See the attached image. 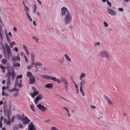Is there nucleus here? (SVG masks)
<instances>
[{
	"label": "nucleus",
	"instance_id": "46",
	"mask_svg": "<svg viewBox=\"0 0 130 130\" xmlns=\"http://www.w3.org/2000/svg\"><path fill=\"white\" fill-rule=\"evenodd\" d=\"M7 51L8 55L11 54V53L10 50Z\"/></svg>",
	"mask_w": 130,
	"mask_h": 130
},
{
	"label": "nucleus",
	"instance_id": "17",
	"mask_svg": "<svg viewBox=\"0 0 130 130\" xmlns=\"http://www.w3.org/2000/svg\"><path fill=\"white\" fill-rule=\"evenodd\" d=\"M64 56L67 60L70 62L71 61V59L70 58L67 54H65Z\"/></svg>",
	"mask_w": 130,
	"mask_h": 130
},
{
	"label": "nucleus",
	"instance_id": "34",
	"mask_svg": "<svg viewBox=\"0 0 130 130\" xmlns=\"http://www.w3.org/2000/svg\"><path fill=\"white\" fill-rule=\"evenodd\" d=\"M31 58H35V55L34 53L33 52L31 53Z\"/></svg>",
	"mask_w": 130,
	"mask_h": 130
},
{
	"label": "nucleus",
	"instance_id": "24",
	"mask_svg": "<svg viewBox=\"0 0 130 130\" xmlns=\"http://www.w3.org/2000/svg\"><path fill=\"white\" fill-rule=\"evenodd\" d=\"M83 87H80V92L82 93V95L83 96H84L85 95V94L84 93V91L82 90Z\"/></svg>",
	"mask_w": 130,
	"mask_h": 130
},
{
	"label": "nucleus",
	"instance_id": "26",
	"mask_svg": "<svg viewBox=\"0 0 130 130\" xmlns=\"http://www.w3.org/2000/svg\"><path fill=\"white\" fill-rule=\"evenodd\" d=\"M24 9L26 12H28L29 11V8L26 6H25Z\"/></svg>",
	"mask_w": 130,
	"mask_h": 130
},
{
	"label": "nucleus",
	"instance_id": "48",
	"mask_svg": "<svg viewBox=\"0 0 130 130\" xmlns=\"http://www.w3.org/2000/svg\"><path fill=\"white\" fill-rule=\"evenodd\" d=\"M107 4L110 7H111V3L110 2H108V1H107Z\"/></svg>",
	"mask_w": 130,
	"mask_h": 130
},
{
	"label": "nucleus",
	"instance_id": "43",
	"mask_svg": "<svg viewBox=\"0 0 130 130\" xmlns=\"http://www.w3.org/2000/svg\"><path fill=\"white\" fill-rule=\"evenodd\" d=\"M37 66H42V64L41 63H39V62H37Z\"/></svg>",
	"mask_w": 130,
	"mask_h": 130
},
{
	"label": "nucleus",
	"instance_id": "40",
	"mask_svg": "<svg viewBox=\"0 0 130 130\" xmlns=\"http://www.w3.org/2000/svg\"><path fill=\"white\" fill-rule=\"evenodd\" d=\"M15 118V116H14L12 117V119L11 120V121L12 122H13L14 121V119Z\"/></svg>",
	"mask_w": 130,
	"mask_h": 130
},
{
	"label": "nucleus",
	"instance_id": "58",
	"mask_svg": "<svg viewBox=\"0 0 130 130\" xmlns=\"http://www.w3.org/2000/svg\"><path fill=\"white\" fill-rule=\"evenodd\" d=\"M63 82L64 84H68V83H67V82L66 81V79L65 80H64Z\"/></svg>",
	"mask_w": 130,
	"mask_h": 130
},
{
	"label": "nucleus",
	"instance_id": "3",
	"mask_svg": "<svg viewBox=\"0 0 130 130\" xmlns=\"http://www.w3.org/2000/svg\"><path fill=\"white\" fill-rule=\"evenodd\" d=\"M21 121L24 125L27 124H29L30 122V120L26 116H25L24 118H22Z\"/></svg>",
	"mask_w": 130,
	"mask_h": 130
},
{
	"label": "nucleus",
	"instance_id": "10",
	"mask_svg": "<svg viewBox=\"0 0 130 130\" xmlns=\"http://www.w3.org/2000/svg\"><path fill=\"white\" fill-rule=\"evenodd\" d=\"M39 94V91L38 90H37L34 91L33 93H30V94L32 97L33 98H34L35 97V96Z\"/></svg>",
	"mask_w": 130,
	"mask_h": 130
},
{
	"label": "nucleus",
	"instance_id": "61",
	"mask_svg": "<svg viewBox=\"0 0 130 130\" xmlns=\"http://www.w3.org/2000/svg\"><path fill=\"white\" fill-rule=\"evenodd\" d=\"M6 48L7 51L10 50L9 46L7 47Z\"/></svg>",
	"mask_w": 130,
	"mask_h": 130
},
{
	"label": "nucleus",
	"instance_id": "52",
	"mask_svg": "<svg viewBox=\"0 0 130 130\" xmlns=\"http://www.w3.org/2000/svg\"><path fill=\"white\" fill-rule=\"evenodd\" d=\"M32 88L33 90H34V91H37V89L35 87H32Z\"/></svg>",
	"mask_w": 130,
	"mask_h": 130
},
{
	"label": "nucleus",
	"instance_id": "2",
	"mask_svg": "<svg viewBox=\"0 0 130 130\" xmlns=\"http://www.w3.org/2000/svg\"><path fill=\"white\" fill-rule=\"evenodd\" d=\"M99 54L100 56L102 57H106L108 60H109L110 58V55L108 52L106 51L105 50L102 51L100 52Z\"/></svg>",
	"mask_w": 130,
	"mask_h": 130
},
{
	"label": "nucleus",
	"instance_id": "60",
	"mask_svg": "<svg viewBox=\"0 0 130 130\" xmlns=\"http://www.w3.org/2000/svg\"><path fill=\"white\" fill-rule=\"evenodd\" d=\"M20 54L22 56H23L24 55L23 53L22 52H20Z\"/></svg>",
	"mask_w": 130,
	"mask_h": 130
},
{
	"label": "nucleus",
	"instance_id": "31",
	"mask_svg": "<svg viewBox=\"0 0 130 130\" xmlns=\"http://www.w3.org/2000/svg\"><path fill=\"white\" fill-rule=\"evenodd\" d=\"M68 84H64V87L65 88V89L66 91L68 92Z\"/></svg>",
	"mask_w": 130,
	"mask_h": 130
},
{
	"label": "nucleus",
	"instance_id": "9",
	"mask_svg": "<svg viewBox=\"0 0 130 130\" xmlns=\"http://www.w3.org/2000/svg\"><path fill=\"white\" fill-rule=\"evenodd\" d=\"M42 97H41V95H39L37 97L34 99V102L36 104H37L38 103V101L40 99H42Z\"/></svg>",
	"mask_w": 130,
	"mask_h": 130
},
{
	"label": "nucleus",
	"instance_id": "35",
	"mask_svg": "<svg viewBox=\"0 0 130 130\" xmlns=\"http://www.w3.org/2000/svg\"><path fill=\"white\" fill-rule=\"evenodd\" d=\"M0 67L1 69H5L6 67H5L3 66L2 65H0Z\"/></svg>",
	"mask_w": 130,
	"mask_h": 130
},
{
	"label": "nucleus",
	"instance_id": "50",
	"mask_svg": "<svg viewBox=\"0 0 130 130\" xmlns=\"http://www.w3.org/2000/svg\"><path fill=\"white\" fill-rule=\"evenodd\" d=\"M37 10V8H34L33 10V12L34 13H35L36 12V11Z\"/></svg>",
	"mask_w": 130,
	"mask_h": 130
},
{
	"label": "nucleus",
	"instance_id": "15",
	"mask_svg": "<svg viewBox=\"0 0 130 130\" xmlns=\"http://www.w3.org/2000/svg\"><path fill=\"white\" fill-rule=\"evenodd\" d=\"M12 59L14 61H20V58L19 57H17L16 56H14L12 58Z\"/></svg>",
	"mask_w": 130,
	"mask_h": 130
},
{
	"label": "nucleus",
	"instance_id": "59",
	"mask_svg": "<svg viewBox=\"0 0 130 130\" xmlns=\"http://www.w3.org/2000/svg\"><path fill=\"white\" fill-rule=\"evenodd\" d=\"M25 52H26V54L27 55H29V53L28 50Z\"/></svg>",
	"mask_w": 130,
	"mask_h": 130
},
{
	"label": "nucleus",
	"instance_id": "42",
	"mask_svg": "<svg viewBox=\"0 0 130 130\" xmlns=\"http://www.w3.org/2000/svg\"><path fill=\"white\" fill-rule=\"evenodd\" d=\"M24 58H25V61L26 62H28V59L26 55H25L24 56Z\"/></svg>",
	"mask_w": 130,
	"mask_h": 130
},
{
	"label": "nucleus",
	"instance_id": "7",
	"mask_svg": "<svg viewBox=\"0 0 130 130\" xmlns=\"http://www.w3.org/2000/svg\"><path fill=\"white\" fill-rule=\"evenodd\" d=\"M8 75V76H12V81H14V77L15 74L14 72H8L6 76Z\"/></svg>",
	"mask_w": 130,
	"mask_h": 130
},
{
	"label": "nucleus",
	"instance_id": "11",
	"mask_svg": "<svg viewBox=\"0 0 130 130\" xmlns=\"http://www.w3.org/2000/svg\"><path fill=\"white\" fill-rule=\"evenodd\" d=\"M86 76V75L85 73H82L80 75V76L79 77V79L80 80H82V79L85 78V77Z\"/></svg>",
	"mask_w": 130,
	"mask_h": 130
},
{
	"label": "nucleus",
	"instance_id": "32",
	"mask_svg": "<svg viewBox=\"0 0 130 130\" xmlns=\"http://www.w3.org/2000/svg\"><path fill=\"white\" fill-rule=\"evenodd\" d=\"M22 77H23V76L22 75L20 74L18 76H17L16 78H17V79H18L19 78H22Z\"/></svg>",
	"mask_w": 130,
	"mask_h": 130
},
{
	"label": "nucleus",
	"instance_id": "16",
	"mask_svg": "<svg viewBox=\"0 0 130 130\" xmlns=\"http://www.w3.org/2000/svg\"><path fill=\"white\" fill-rule=\"evenodd\" d=\"M13 66L14 67H20L21 66V65L19 62L13 63Z\"/></svg>",
	"mask_w": 130,
	"mask_h": 130
},
{
	"label": "nucleus",
	"instance_id": "6",
	"mask_svg": "<svg viewBox=\"0 0 130 130\" xmlns=\"http://www.w3.org/2000/svg\"><path fill=\"white\" fill-rule=\"evenodd\" d=\"M107 12L111 15H115L116 14V13L115 11L110 8L107 9Z\"/></svg>",
	"mask_w": 130,
	"mask_h": 130
},
{
	"label": "nucleus",
	"instance_id": "45",
	"mask_svg": "<svg viewBox=\"0 0 130 130\" xmlns=\"http://www.w3.org/2000/svg\"><path fill=\"white\" fill-rule=\"evenodd\" d=\"M63 108L66 111L67 113H68V112H69V111L68 109L67 108H66L65 107H63Z\"/></svg>",
	"mask_w": 130,
	"mask_h": 130
},
{
	"label": "nucleus",
	"instance_id": "38",
	"mask_svg": "<svg viewBox=\"0 0 130 130\" xmlns=\"http://www.w3.org/2000/svg\"><path fill=\"white\" fill-rule=\"evenodd\" d=\"M13 91H16V92H18L19 91L18 89L15 88H13Z\"/></svg>",
	"mask_w": 130,
	"mask_h": 130
},
{
	"label": "nucleus",
	"instance_id": "37",
	"mask_svg": "<svg viewBox=\"0 0 130 130\" xmlns=\"http://www.w3.org/2000/svg\"><path fill=\"white\" fill-rule=\"evenodd\" d=\"M19 127L20 128H23V126L22 124L20 123L19 125Z\"/></svg>",
	"mask_w": 130,
	"mask_h": 130
},
{
	"label": "nucleus",
	"instance_id": "64",
	"mask_svg": "<svg viewBox=\"0 0 130 130\" xmlns=\"http://www.w3.org/2000/svg\"><path fill=\"white\" fill-rule=\"evenodd\" d=\"M5 46L6 48L7 47H9V46L8 45L7 43H6L5 44Z\"/></svg>",
	"mask_w": 130,
	"mask_h": 130
},
{
	"label": "nucleus",
	"instance_id": "51",
	"mask_svg": "<svg viewBox=\"0 0 130 130\" xmlns=\"http://www.w3.org/2000/svg\"><path fill=\"white\" fill-rule=\"evenodd\" d=\"M123 9L121 8H119L118 9V10L119 11H123Z\"/></svg>",
	"mask_w": 130,
	"mask_h": 130
},
{
	"label": "nucleus",
	"instance_id": "18",
	"mask_svg": "<svg viewBox=\"0 0 130 130\" xmlns=\"http://www.w3.org/2000/svg\"><path fill=\"white\" fill-rule=\"evenodd\" d=\"M2 62L3 64H5L7 62V60L6 59L3 58L2 61Z\"/></svg>",
	"mask_w": 130,
	"mask_h": 130
},
{
	"label": "nucleus",
	"instance_id": "1",
	"mask_svg": "<svg viewBox=\"0 0 130 130\" xmlns=\"http://www.w3.org/2000/svg\"><path fill=\"white\" fill-rule=\"evenodd\" d=\"M62 15H65L64 22L66 24H69L72 19L70 17V14L67 9L65 7H63L61 9Z\"/></svg>",
	"mask_w": 130,
	"mask_h": 130
},
{
	"label": "nucleus",
	"instance_id": "28",
	"mask_svg": "<svg viewBox=\"0 0 130 130\" xmlns=\"http://www.w3.org/2000/svg\"><path fill=\"white\" fill-rule=\"evenodd\" d=\"M15 44V42L14 41H13L12 42L10 43V46L11 48H12L13 47V45H14Z\"/></svg>",
	"mask_w": 130,
	"mask_h": 130
},
{
	"label": "nucleus",
	"instance_id": "19",
	"mask_svg": "<svg viewBox=\"0 0 130 130\" xmlns=\"http://www.w3.org/2000/svg\"><path fill=\"white\" fill-rule=\"evenodd\" d=\"M85 83V81L84 80H81L80 83V87H82V86L84 85Z\"/></svg>",
	"mask_w": 130,
	"mask_h": 130
},
{
	"label": "nucleus",
	"instance_id": "20",
	"mask_svg": "<svg viewBox=\"0 0 130 130\" xmlns=\"http://www.w3.org/2000/svg\"><path fill=\"white\" fill-rule=\"evenodd\" d=\"M32 73L28 71L27 72V74H26V76L27 77H29L31 76V77L32 76Z\"/></svg>",
	"mask_w": 130,
	"mask_h": 130
},
{
	"label": "nucleus",
	"instance_id": "23",
	"mask_svg": "<svg viewBox=\"0 0 130 130\" xmlns=\"http://www.w3.org/2000/svg\"><path fill=\"white\" fill-rule=\"evenodd\" d=\"M16 117H17V119L19 120H22V118L20 116V115L18 114H17L16 115Z\"/></svg>",
	"mask_w": 130,
	"mask_h": 130
},
{
	"label": "nucleus",
	"instance_id": "25",
	"mask_svg": "<svg viewBox=\"0 0 130 130\" xmlns=\"http://www.w3.org/2000/svg\"><path fill=\"white\" fill-rule=\"evenodd\" d=\"M30 108L31 109L35 112H36V111L34 109V106L32 105H30Z\"/></svg>",
	"mask_w": 130,
	"mask_h": 130
},
{
	"label": "nucleus",
	"instance_id": "5",
	"mask_svg": "<svg viewBox=\"0 0 130 130\" xmlns=\"http://www.w3.org/2000/svg\"><path fill=\"white\" fill-rule=\"evenodd\" d=\"M28 130H36L35 126L32 122H31L28 126Z\"/></svg>",
	"mask_w": 130,
	"mask_h": 130
},
{
	"label": "nucleus",
	"instance_id": "8",
	"mask_svg": "<svg viewBox=\"0 0 130 130\" xmlns=\"http://www.w3.org/2000/svg\"><path fill=\"white\" fill-rule=\"evenodd\" d=\"M35 76L32 75L29 78V80L30 84H34L35 82Z\"/></svg>",
	"mask_w": 130,
	"mask_h": 130
},
{
	"label": "nucleus",
	"instance_id": "36",
	"mask_svg": "<svg viewBox=\"0 0 130 130\" xmlns=\"http://www.w3.org/2000/svg\"><path fill=\"white\" fill-rule=\"evenodd\" d=\"M17 85L18 86H19V87L20 88H21L22 87V85L21 84V83H17Z\"/></svg>",
	"mask_w": 130,
	"mask_h": 130
},
{
	"label": "nucleus",
	"instance_id": "27",
	"mask_svg": "<svg viewBox=\"0 0 130 130\" xmlns=\"http://www.w3.org/2000/svg\"><path fill=\"white\" fill-rule=\"evenodd\" d=\"M6 37L8 42L9 43H10V42L11 41L10 38L8 36V35H6Z\"/></svg>",
	"mask_w": 130,
	"mask_h": 130
},
{
	"label": "nucleus",
	"instance_id": "21",
	"mask_svg": "<svg viewBox=\"0 0 130 130\" xmlns=\"http://www.w3.org/2000/svg\"><path fill=\"white\" fill-rule=\"evenodd\" d=\"M7 116L8 120H10V114L9 110H7Z\"/></svg>",
	"mask_w": 130,
	"mask_h": 130
},
{
	"label": "nucleus",
	"instance_id": "33",
	"mask_svg": "<svg viewBox=\"0 0 130 130\" xmlns=\"http://www.w3.org/2000/svg\"><path fill=\"white\" fill-rule=\"evenodd\" d=\"M32 38L33 39L35 40L36 42H37L38 39V38L35 36H33Z\"/></svg>",
	"mask_w": 130,
	"mask_h": 130
},
{
	"label": "nucleus",
	"instance_id": "47",
	"mask_svg": "<svg viewBox=\"0 0 130 130\" xmlns=\"http://www.w3.org/2000/svg\"><path fill=\"white\" fill-rule=\"evenodd\" d=\"M57 82L58 83V84H60V81L59 79H57V80H56Z\"/></svg>",
	"mask_w": 130,
	"mask_h": 130
},
{
	"label": "nucleus",
	"instance_id": "62",
	"mask_svg": "<svg viewBox=\"0 0 130 130\" xmlns=\"http://www.w3.org/2000/svg\"><path fill=\"white\" fill-rule=\"evenodd\" d=\"M13 30L15 31H17V29L15 27H14Z\"/></svg>",
	"mask_w": 130,
	"mask_h": 130
},
{
	"label": "nucleus",
	"instance_id": "57",
	"mask_svg": "<svg viewBox=\"0 0 130 130\" xmlns=\"http://www.w3.org/2000/svg\"><path fill=\"white\" fill-rule=\"evenodd\" d=\"M3 121H4V122L6 123L7 121V119L6 118L4 119V120H3Z\"/></svg>",
	"mask_w": 130,
	"mask_h": 130
},
{
	"label": "nucleus",
	"instance_id": "56",
	"mask_svg": "<svg viewBox=\"0 0 130 130\" xmlns=\"http://www.w3.org/2000/svg\"><path fill=\"white\" fill-rule=\"evenodd\" d=\"M61 80L62 82H63L64 80H66V79H65L64 78L61 77Z\"/></svg>",
	"mask_w": 130,
	"mask_h": 130
},
{
	"label": "nucleus",
	"instance_id": "13",
	"mask_svg": "<svg viewBox=\"0 0 130 130\" xmlns=\"http://www.w3.org/2000/svg\"><path fill=\"white\" fill-rule=\"evenodd\" d=\"M11 77L8 76L7 79V85L8 86H10L11 85Z\"/></svg>",
	"mask_w": 130,
	"mask_h": 130
},
{
	"label": "nucleus",
	"instance_id": "55",
	"mask_svg": "<svg viewBox=\"0 0 130 130\" xmlns=\"http://www.w3.org/2000/svg\"><path fill=\"white\" fill-rule=\"evenodd\" d=\"M10 120H9V121H7V123H6V124H10Z\"/></svg>",
	"mask_w": 130,
	"mask_h": 130
},
{
	"label": "nucleus",
	"instance_id": "4",
	"mask_svg": "<svg viewBox=\"0 0 130 130\" xmlns=\"http://www.w3.org/2000/svg\"><path fill=\"white\" fill-rule=\"evenodd\" d=\"M37 107L38 109L43 112H44L47 109L44 106L42 105L41 104H39L37 105Z\"/></svg>",
	"mask_w": 130,
	"mask_h": 130
},
{
	"label": "nucleus",
	"instance_id": "54",
	"mask_svg": "<svg viewBox=\"0 0 130 130\" xmlns=\"http://www.w3.org/2000/svg\"><path fill=\"white\" fill-rule=\"evenodd\" d=\"M13 91V88L9 89L8 91V92H12Z\"/></svg>",
	"mask_w": 130,
	"mask_h": 130
},
{
	"label": "nucleus",
	"instance_id": "12",
	"mask_svg": "<svg viewBox=\"0 0 130 130\" xmlns=\"http://www.w3.org/2000/svg\"><path fill=\"white\" fill-rule=\"evenodd\" d=\"M53 84L52 83L48 84L45 86V87L48 88L49 89H51L53 87Z\"/></svg>",
	"mask_w": 130,
	"mask_h": 130
},
{
	"label": "nucleus",
	"instance_id": "53",
	"mask_svg": "<svg viewBox=\"0 0 130 130\" xmlns=\"http://www.w3.org/2000/svg\"><path fill=\"white\" fill-rule=\"evenodd\" d=\"M90 107H91V108L93 109H95L96 108V107L95 106H94L93 105H91Z\"/></svg>",
	"mask_w": 130,
	"mask_h": 130
},
{
	"label": "nucleus",
	"instance_id": "29",
	"mask_svg": "<svg viewBox=\"0 0 130 130\" xmlns=\"http://www.w3.org/2000/svg\"><path fill=\"white\" fill-rule=\"evenodd\" d=\"M23 48L24 49L25 51H26L28 50V49H27V47L25 45H23Z\"/></svg>",
	"mask_w": 130,
	"mask_h": 130
},
{
	"label": "nucleus",
	"instance_id": "49",
	"mask_svg": "<svg viewBox=\"0 0 130 130\" xmlns=\"http://www.w3.org/2000/svg\"><path fill=\"white\" fill-rule=\"evenodd\" d=\"M0 127L1 128L3 127V124L1 120H0Z\"/></svg>",
	"mask_w": 130,
	"mask_h": 130
},
{
	"label": "nucleus",
	"instance_id": "63",
	"mask_svg": "<svg viewBox=\"0 0 130 130\" xmlns=\"http://www.w3.org/2000/svg\"><path fill=\"white\" fill-rule=\"evenodd\" d=\"M27 68L28 70H30L32 68L30 66H28Z\"/></svg>",
	"mask_w": 130,
	"mask_h": 130
},
{
	"label": "nucleus",
	"instance_id": "30",
	"mask_svg": "<svg viewBox=\"0 0 130 130\" xmlns=\"http://www.w3.org/2000/svg\"><path fill=\"white\" fill-rule=\"evenodd\" d=\"M104 97L105 99V100L108 102L110 100L109 99V97H107L105 95H104Z\"/></svg>",
	"mask_w": 130,
	"mask_h": 130
},
{
	"label": "nucleus",
	"instance_id": "14",
	"mask_svg": "<svg viewBox=\"0 0 130 130\" xmlns=\"http://www.w3.org/2000/svg\"><path fill=\"white\" fill-rule=\"evenodd\" d=\"M41 77L42 78H44L49 80L50 78V76H47L46 75H41Z\"/></svg>",
	"mask_w": 130,
	"mask_h": 130
},
{
	"label": "nucleus",
	"instance_id": "39",
	"mask_svg": "<svg viewBox=\"0 0 130 130\" xmlns=\"http://www.w3.org/2000/svg\"><path fill=\"white\" fill-rule=\"evenodd\" d=\"M107 102L109 105L112 104V103L110 100Z\"/></svg>",
	"mask_w": 130,
	"mask_h": 130
},
{
	"label": "nucleus",
	"instance_id": "44",
	"mask_svg": "<svg viewBox=\"0 0 130 130\" xmlns=\"http://www.w3.org/2000/svg\"><path fill=\"white\" fill-rule=\"evenodd\" d=\"M13 50H15L17 52L18 51V48L17 47H14L13 48Z\"/></svg>",
	"mask_w": 130,
	"mask_h": 130
},
{
	"label": "nucleus",
	"instance_id": "22",
	"mask_svg": "<svg viewBox=\"0 0 130 130\" xmlns=\"http://www.w3.org/2000/svg\"><path fill=\"white\" fill-rule=\"evenodd\" d=\"M57 78L54 76H52L51 77L50 76V78L49 80H52L54 81H56L57 80Z\"/></svg>",
	"mask_w": 130,
	"mask_h": 130
},
{
	"label": "nucleus",
	"instance_id": "41",
	"mask_svg": "<svg viewBox=\"0 0 130 130\" xmlns=\"http://www.w3.org/2000/svg\"><path fill=\"white\" fill-rule=\"evenodd\" d=\"M100 43L99 42H96L95 43V46H96L97 45H100Z\"/></svg>",
	"mask_w": 130,
	"mask_h": 130
}]
</instances>
